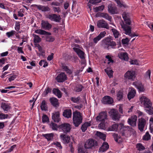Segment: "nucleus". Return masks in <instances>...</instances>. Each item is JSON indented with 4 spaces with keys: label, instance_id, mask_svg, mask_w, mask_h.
I'll list each match as a JSON object with an SVG mask.
<instances>
[{
    "label": "nucleus",
    "instance_id": "obj_1",
    "mask_svg": "<svg viewBox=\"0 0 153 153\" xmlns=\"http://www.w3.org/2000/svg\"><path fill=\"white\" fill-rule=\"evenodd\" d=\"M140 100L146 112L149 115L153 114V106L150 100L145 96H142L140 98Z\"/></svg>",
    "mask_w": 153,
    "mask_h": 153
},
{
    "label": "nucleus",
    "instance_id": "obj_2",
    "mask_svg": "<svg viewBox=\"0 0 153 153\" xmlns=\"http://www.w3.org/2000/svg\"><path fill=\"white\" fill-rule=\"evenodd\" d=\"M96 120L97 123H100L98 125V127L101 129H105V124L108 120L107 111H105L100 113L96 117Z\"/></svg>",
    "mask_w": 153,
    "mask_h": 153
},
{
    "label": "nucleus",
    "instance_id": "obj_3",
    "mask_svg": "<svg viewBox=\"0 0 153 153\" xmlns=\"http://www.w3.org/2000/svg\"><path fill=\"white\" fill-rule=\"evenodd\" d=\"M82 119L80 112L76 111L73 112V122L75 127H78L82 123Z\"/></svg>",
    "mask_w": 153,
    "mask_h": 153
},
{
    "label": "nucleus",
    "instance_id": "obj_4",
    "mask_svg": "<svg viewBox=\"0 0 153 153\" xmlns=\"http://www.w3.org/2000/svg\"><path fill=\"white\" fill-rule=\"evenodd\" d=\"M98 145L97 142L93 139H88L85 143L84 147L85 149H91L97 146Z\"/></svg>",
    "mask_w": 153,
    "mask_h": 153
},
{
    "label": "nucleus",
    "instance_id": "obj_5",
    "mask_svg": "<svg viewBox=\"0 0 153 153\" xmlns=\"http://www.w3.org/2000/svg\"><path fill=\"white\" fill-rule=\"evenodd\" d=\"M109 113L111 117L114 120H119L121 117V115L119 114L118 111L115 109H111Z\"/></svg>",
    "mask_w": 153,
    "mask_h": 153
},
{
    "label": "nucleus",
    "instance_id": "obj_6",
    "mask_svg": "<svg viewBox=\"0 0 153 153\" xmlns=\"http://www.w3.org/2000/svg\"><path fill=\"white\" fill-rule=\"evenodd\" d=\"M125 78L126 79L134 81L135 78V72L133 71H128L125 74Z\"/></svg>",
    "mask_w": 153,
    "mask_h": 153
},
{
    "label": "nucleus",
    "instance_id": "obj_7",
    "mask_svg": "<svg viewBox=\"0 0 153 153\" xmlns=\"http://www.w3.org/2000/svg\"><path fill=\"white\" fill-rule=\"evenodd\" d=\"M119 130L121 133L122 135L125 136V134L127 131L131 130L132 129L131 127L129 126H125L123 123L119 124Z\"/></svg>",
    "mask_w": 153,
    "mask_h": 153
},
{
    "label": "nucleus",
    "instance_id": "obj_8",
    "mask_svg": "<svg viewBox=\"0 0 153 153\" xmlns=\"http://www.w3.org/2000/svg\"><path fill=\"white\" fill-rule=\"evenodd\" d=\"M59 128L62 130L64 133L67 134L70 132L71 126L68 123H64L59 126Z\"/></svg>",
    "mask_w": 153,
    "mask_h": 153
},
{
    "label": "nucleus",
    "instance_id": "obj_9",
    "mask_svg": "<svg viewBox=\"0 0 153 153\" xmlns=\"http://www.w3.org/2000/svg\"><path fill=\"white\" fill-rule=\"evenodd\" d=\"M47 18L51 20L55 21L56 22H59L61 18L60 15L55 14H52L49 15Z\"/></svg>",
    "mask_w": 153,
    "mask_h": 153
},
{
    "label": "nucleus",
    "instance_id": "obj_10",
    "mask_svg": "<svg viewBox=\"0 0 153 153\" xmlns=\"http://www.w3.org/2000/svg\"><path fill=\"white\" fill-rule=\"evenodd\" d=\"M138 127L139 130L140 131H143V128L146 124V120L143 118H141L138 120Z\"/></svg>",
    "mask_w": 153,
    "mask_h": 153
},
{
    "label": "nucleus",
    "instance_id": "obj_11",
    "mask_svg": "<svg viewBox=\"0 0 153 153\" xmlns=\"http://www.w3.org/2000/svg\"><path fill=\"white\" fill-rule=\"evenodd\" d=\"M137 117L136 115L131 116L128 119L127 122L130 126H135L136 125V121Z\"/></svg>",
    "mask_w": 153,
    "mask_h": 153
},
{
    "label": "nucleus",
    "instance_id": "obj_12",
    "mask_svg": "<svg viewBox=\"0 0 153 153\" xmlns=\"http://www.w3.org/2000/svg\"><path fill=\"white\" fill-rule=\"evenodd\" d=\"M52 118L54 122L59 123L61 120L60 112L57 111L53 113L52 114Z\"/></svg>",
    "mask_w": 153,
    "mask_h": 153
},
{
    "label": "nucleus",
    "instance_id": "obj_13",
    "mask_svg": "<svg viewBox=\"0 0 153 153\" xmlns=\"http://www.w3.org/2000/svg\"><path fill=\"white\" fill-rule=\"evenodd\" d=\"M102 102L104 104L110 105L113 103L114 100L111 97L106 96L103 98Z\"/></svg>",
    "mask_w": 153,
    "mask_h": 153
},
{
    "label": "nucleus",
    "instance_id": "obj_14",
    "mask_svg": "<svg viewBox=\"0 0 153 153\" xmlns=\"http://www.w3.org/2000/svg\"><path fill=\"white\" fill-rule=\"evenodd\" d=\"M41 28L45 30H49L52 27V25L47 21L42 20L41 22Z\"/></svg>",
    "mask_w": 153,
    "mask_h": 153
},
{
    "label": "nucleus",
    "instance_id": "obj_15",
    "mask_svg": "<svg viewBox=\"0 0 153 153\" xmlns=\"http://www.w3.org/2000/svg\"><path fill=\"white\" fill-rule=\"evenodd\" d=\"M97 26L99 28H105L107 29H109V28L108 24L103 20L99 21Z\"/></svg>",
    "mask_w": 153,
    "mask_h": 153
},
{
    "label": "nucleus",
    "instance_id": "obj_16",
    "mask_svg": "<svg viewBox=\"0 0 153 153\" xmlns=\"http://www.w3.org/2000/svg\"><path fill=\"white\" fill-rule=\"evenodd\" d=\"M67 77L65 73H62L59 74L56 79L57 82H63L67 79Z\"/></svg>",
    "mask_w": 153,
    "mask_h": 153
},
{
    "label": "nucleus",
    "instance_id": "obj_17",
    "mask_svg": "<svg viewBox=\"0 0 153 153\" xmlns=\"http://www.w3.org/2000/svg\"><path fill=\"white\" fill-rule=\"evenodd\" d=\"M60 139L63 143L68 144L71 141V138L69 136L65 134H62L60 136Z\"/></svg>",
    "mask_w": 153,
    "mask_h": 153
},
{
    "label": "nucleus",
    "instance_id": "obj_18",
    "mask_svg": "<svg viewBox=\"0 0 153 153\" xmlns=\"http://www.w3.org/2000/svg\"><path fill=\"white\" fill-rule=\"evenodd\" d=\"M128 25L125 24L123 22L122 24H121L122 28L123 29V30L125 32V33L128 35L131 34V27Z\"/></svg>",
    "mask_w": 153,
    "mask_h": 153
},
{
    "label": "nucleus",
    "instance_id": "obj_19",
    "mask_svg": "<svg viewBox=\"0 0 153 153\" xmlns=\"http://www.w3.org/2000/svg\"><path fill=\"white\" fill-rule=\"evenodd\" d=\"M106 34V32L105 31L101 32L100 34L97 37L94 38L93 39L94 43L96 44L98 41L100 40L102 38L104 37Z\"/></svg>",
    "mask_w": 153,
    "mask_h": 153
},
{
    "label": "nucleus",
    "instance_id": "obj_20",
    "mask_svg": "<svg viewBox=\"0 0 153 153\" xmlns=\"http://www.w3.org/2000/svg\"><path fill=\"white\" fill-rule=\"evenodd\" d=\"M34 7L37 8L39 10L43 12L50 11V9L48 6H45L40 5L34 4Z\"/></svg>",
    "mask_w": 153,
    "mask_h": 153
},
{
    "label": "nucleus",
    "instance_id": "obj_21",
    "mask_svg": "<svg viewBox=\"0 0 153 153\" xmlns=\"http://www.w3.org/2000/svg\"><path fill=\"white\" fill-rule=\"evenodd\" d=\"M74 51L76 53L79 57L81 59L85 58V53L80 49L76 48H73Z\"/></svg>",
    "mask_w": 153,
    "mask_h": 153
},
{
    "label": "nucleus",
    "instance_id": "obj_22",
    "mask_svg": "<svg viewBox=\"0 0 153 153\" xmlns=\"http://www.w3.org/2000/svg\"><path fill=\"white\" fill-rule=\"evenodd\" d=\"M108 12L111 14H114L117 13V7L112 4H109L108 6Z\"/></svg>",
    "mask_w": 153,
    "mask_h": 153
},
{
    "label": "nucleus",
    "instance_id": "obj_23",
    "mask_svg": "<svg viewBox=\"0 0 153 153\" xmlns=\"http://www.w3.org/2000/svg\"><path fill=\"white\" fill-rule=\"evenodd\" d=\"M62 115L64 117L69 118H71L72 116V111L70 109L65 110L63 112Z\"/></svg>",
    "mask_w": 153,
    "mask_h": 153
},
{
    "label": "nucleus",
    "instance_id": "obj_24",
    "mask_svg": "<svg viewBox=\"0 0 153 153\" xmlns=\"http://www.w3.org/2000/svg\"><path fill=\"white\" fill-rule=\"evenodd\" d=\"M50 100L51 105L54 107H57L59 106L58 100L55 97L51 98Z\"/></svg>",
    "mask_w": 153,
    "mask_h": 153
},
{
    "label": "nucleus",
    "instance_id": "obj_25",
    "mask_svg": "<svg viewBox=\"0 0 153 153\" xmlns=\"http://www.w3.org/2000/svg\"><path fill=\"white\" fill-rule=\"evenodd\" d=\"M133 84L135 86L139 91L141 92H143L145 90L143 85L140 82H134Z\"/></svg>",
    "mask_w": 153,
    "mask_h": 153
},
{
    "label": "nucleus",
    "instance_id": "obj_26",
    "mask_svg": "<svg viewBox=\"0 0 153 153\" xmlns=\"http://www.w3.org/2000/svg\"><path fill=\"white\" fill-rule=\"evenodd\" d=\"M118 55L120 58L124 60H127L128 59V55L126 52L120 53Z\"/></svg>",
    "mask_w": 153,
    "mask_h": 153
},
{
    "label": "nucleus",
    "instance_id": "obj_27",
    "mask_svg": "<svg viewBox=\"0 0 153 153\" xmlns=\"http://www.w3.org/2000/svg\"><path fill=\"white\" fill-rule=\"evenodd\" d=\"M136 94V90L134 88H132L129 92L127 95V98L129 100L133 98L135 96Z\"/></svg>",
    "mask_w": 153,
    "mask_h": 153
},
{
    "label": "nucleus",
    "instance_id": "obj_28",
    "mask_svg": "<svg viewBox=\"0 0 153 153\" xmlns=\"http://www.w3.org/2000/svg\"><path fill=\"white\" fill-rule=\"evenodd\" d=\"M98 16L100 17H102L105 18L110 21H111V19H112V17L109 16L107 13H100L99 14H97Z\"/></svg>",
    "mask_w": 153,
    "mask_h": 153
},
{
    "label": "nucleus",
    "instance_id": "obj_29",
    "mask_svg": "<svg viewBox=\"0 0 153 153\" xmlns=\"http://www.w3.org/2000/svg\"><path fill=\"white\" fill-rule=\"evenodd\" d=\"M35 33L41 35H44L46 36H50L51 34L50 33L47 32L45 30L41 29L36 30L35 31Z\"/></svg>",
    "mask_w": 153,
    "mask_h": 153
},
{
    "label": "nucleus",
    "instance_id": "obj_30",
    "mask_svg": "<svg viewBox=\"0 0 153 153\" xmlns=\"http://www.w3.org/2000/svg\"><path fill=\"white\" fill-rule=\"evenodd\" d=\"M109 148L108 143L106 142L103 143L102 146L99 149V151L100 152H103L107 150Z\"/></svg>",
    "mask_w": 153,
    "mask_h": 153
},
{
    "label": "nucleus",
    "instance_id": "obj_31",
    "mask_svg": "<svg viewBox=\"0 0 153 153\" xmlns=\"http://www.w3.org/2000/svg\"><path fill=\"white\" fill-rule=\"evenodd\" d=\"M54 134L53 133L42 134V136L47 139L48 141L51 140L53 139Z\"/></svg>",
    "mask_w": 153,
    "mask_h": 153
},
{
    "label": "nucleus",
    "instance_id": "obj_32",
    "mask_svg": "<svg viewBox=\"0 0 153 153\" xmlns=\"http://www.w3.org/2000/svg\"><path fill=\"white\" fill-rule=\"evenodd\" d=\"M119 124H114L109 127L108 129L110 131H116L119 130Z\"/></svg>",
    "mask_w": 153,
    "mask_h": 153
},
{
    "label": "nucleus",
    "instance_id": "obj_33",
    "mask_svg": "<svg viewBox=\"0 0 153 153\" xmlns=\"http://www.w3.org/2000/svg\"><path fill=\"white\" fill-rule=\"evenodd\" d=\"M53 94L56 95L58 98L62 97V95L61 91L58 88H53Z\"/></svg>",
    "mask_w": 153,
    "mask_h": 153
},
{
    "label": "nucleus",
    "instance_id": "obj_34",
    "mask_svg": "<svg viewBox=\"0 0 153 153\" xmlns=\"http://www.w3.org/2000/svg\"><path fill=\"white\" fill-rule=\"evenodd\" d=\"M91 126V123L90 122H85L82 125L81 128L82 132H85L87 129L88 127Z\"/></svg>",
    "mask_w": 153,
    "mask_h": 153
},
{
    "label": "nucleus",
    "instance_id": "obj_35",
    "mask_svg": "<svg viewBox=\"0 0 153 153\" xmlns=\"http://www.w3.org/2000/svg\"><path fill=\"white\" fill-rule=\"evenodd\" d=\"M117 99L119 101L122 100L123 99V91L121 90L118 91L117 94Z\"/></svg>",
    "mask_w": 153,
    "mask_h": 153
},
{
    "label": "nucleus",
    "instance_id": "obj_36",
    "mask_svg": "<svg viewBox=\"0 0 153 153\" xmlns=\"http://www.w3.org/2000/svg\"><path fill=\"white\" fill-rule=\"evenodd\" d=\"M112 40L111 39V37H107L105 39L102 40V42L104 45H107L108 47L109 46L110 41Z\"/></svg>",
    "mask_w": 153,
    "mask_h": 153
},
{
    "label": "nucleus",
    "instance_id": "obj_37",
    "mask_svg": "<svg viewBox=\"0 0 153 153\" xmlns=\"http://www.w3.org/2000/svg\"><path fill=\"white\" fill-rule=\"evenodd\" d=\"M105 72L106 73L108 76L111 78L113 76V71L111 68H107L105 70Z\"/></svg>",
    "mask_w": 153,
    "mask_h": 153
},
{
    "label": "nucleus",
    "instance_id": "obj_38",
    "mask_svg": "<svg viewBox=\"0 0 153 153\" xmlns=\"http://www.w3.org/2000/svg\"><path fill=\"white\" fill-rule=\"evenodd\" d=\"M1 107L4 111H7L10 108V106L9 105L4 102L1 103Z\"/></svg>",
    "mask_w": 153,
    "mask_h": 153
},
{
    "label": "nucleus",
    "instance_id": "obj_39",
    "mask_svg": "<svg viewBox=\"0 0 153 153\" xmlns=\"http://www.w3.org/2000/svg\"><path fill=\"white\" fill-rule=\"evenodd\" d=\"M84 87L81 84L77 85L74 88V90L76 92H80L82 91Z\"/></svg>",
    "mask_w": 153,
    "mask_h": 153
},
{
    "label": "nucleus",
    "instance_id": "obj_40",
    "mask_svg": "<svg viewBox=\"0 0 153 153\" xmlns=\"http://www.w3.org/2000/svg\"><path fill=\"white\" fill-rule=\"evenodd\" d=\"M96 135L104 141L105 140L106 138V136L105 134L101 133V132L97 131L96 133Z\"/></svg>",
    "mask_w": 153,
    "mask_h": 153
},
{
    "label": "nucleus",
    "instance_id": "obj_41",
    "mask_svg": "<svg viewBox=\"0 0 153 153\" xmlns=\"http://www.w3.org/2000/svg\"><path fill=\"white\" fill-rule=\"evenodd\" d=\"M111 31L112 32L113 35H114L115 38L116 39L118 38L119 37V36L120 35V33L117 30L114 28L111 29Z\"/></svg>",
    "mask_w": 153,
    "mask_h": 153
},
{
    "label": "nucleus",
    "instance_id": "obj_42",
    "mask_svg": "<svg viewBox=\"0 0 153 153\" xmlns=\"http://www.w3.org/2000/svg\"><path fill=\"white\" fill-rule=\"evenodd\" d=\"M34 37L33 41L35 43H38L41 40V39L39 36L36 34H33Z\"/></svg>",
    "mask_w": 153,
    "mask_h": 153
},
{
    "label": "nucleus",
    "instance_id": "obj_43",
    "mask_svg": "<svg viewBox=\"0 0 153 153\" xmlns=\"http://www.w3.org/2000/svg\"><path fill=\"white\" fill-rule=\"evenodd\" d=\"M151 139L150 135L149 134V131H147L145 134L143 136V140L145 141H147Z\"/></svg>",
    "mask_w": 153,
    "mask_h": 153
},
{
    "label": "nucleus",
    "instance_id": "obj_44",
    "mask_svg": "<svg viewBox=\"0 0 153 153\" xmlns=\"http://www.w3.org/2000/svg\"><path fill=\"white\" fill-rule=\"evenodd\" d=\"M41 109L42 110L46 111L47 110V108L46 106V102L45 100L42 101L41 105Z\"/></svg>",
    "mask_w": 153,
    "mask_h": 153
},
{
    "label": "nucleus",
    "instance_id": "obj_45",
    "mask_svg": "<svg viewBox=\"0 0 153 153\" xmlns=\"http://www.w3.org/2000/svg\"><path fill=\"white\" fill-rule=\"evenodd\" d=\"M136 148L139 151H141L145 149V147L140 143H138L137 144Z\"/></svg>",
    "mask_w": 153,
    "mask_h": 153
},
{
    "label": "nucleus",
    "instance_id": "obj_46",
    "mask_svg": "<svg viewBox=\"0 0 153 153\" xmlns=\"http://www.w3.org/2000/svg\"><path fill=\"white\" fill-rule=\"evenodd\" d=\"M130 13L126 12H124L122 14V16L124 20L126 21V19L130 18Z\"/></svg>",
    "mask_w": 153,
    "mask_h": 153
},
{
    "label": "nucleus",
    "instance_id": "obj_47",
    "mask_svg": "<svg viewBox=\"0 0 153 153\" xmlns=\"http://www.w3.org/2000/svg\"><path fill=\"white\" fill-rule=\"evenodd\" d=\"M78 152L79 153H88L87 150L82 146H80L78 147Z\"/></svg>",
    "mask_w": 153,
    "mask_h": 153
},
{
    "label": "nucleus",
    "instance_id": "obj_48",
    "mask_svg": "<svg viewBox=\"0 0 153 153\" xmlns=\"http://www.w3.org/2000/svg\"><path fill=\"white\" fill-rule=\"evenodd\" d=\"M48 63L44 60H41L39 63V65L40 66L43 65V67H45L48 66Z\"/></svg>",
    "mask_w": 153,
    "mask_h": 153
},
{
    "label": "nucleus",
    "instance_id": "obj_49",
    "mask_svg": "<svg viewBox=\"0 0 153 153\" xmlns=\"http://www.w3.org/2000/svg\"><path fill=\"white\" fill-rule=\"evenodd\" d=\"M49 121L48 117L46 114H43L42 116V122L43 123H48Z\"/></svg>",
    "mask_w": 153,
    "mask_h": 153
},
{
    "label": "nucleus",
    "instance_id": "obj_50",
    "mask_svg": "<svg viewBox=\"0 0 153 153\" xmlns=\"http://www.w3.org/2000/svg\"><path fill=\"white\" fill-rule=\"evenodd\" d=\"M50 127L53 130H57V129L58 127L57 124L54 123L52 122L50 124Z\"/></svg>",
    "mask_w": 153,
    "mask_h": 153
},
{
    "label": "nucleus",
    "instance_id": "obj_51",
    "mask_svg": "<svg viewBox=\"0 0 153 153\" xmlns=\"http://www.w3.org/2000/svg\"><path fill=\"white\" fill-rule=\"evenodd\" d=\"M51 89L49 88V87H48L46 88L45 91H44L43 94L45 96H46L49 93H50L51 91Z\"/></svg>",
    "mask_w": 153,
    "mask_h": 153
},
{
    "label": "nucleus",
    "instance_id": "obj_52",
    "mask_svg": "<svg viewBox=\"0 0 153 153\" xmlns=\"http://www.w3.org/2000/svg\"><path fill=\"white\" fill-rule=\"evenodd\" d=\"M80 98L79 97H78L76 98L72 97L71 98V100L74 103H77L80 100Z\"/></svg>",
    "mask_w": 153,
    "mask_h": 153
},
{
    "label": "nucleus",
    "instance_id": "obj_53",
    "mask_svg": "<svg viewBox=\"0 0 153 153\" xmlns=\"http://www.w3.org/2000/svg\"><path fill=\"white\" fill-rule=\"evenodd\" d=\"M16 32L14 30H12L10 32H7L6 34L8 37H10L13 36L15 34Z\"/></svg>",
    "mask_w": 153,
    "mask_h": 153
},
{
    "label": "nucleus",
    "instance_id": "obj_54",
    "mask_svg": "<svg viewBox=\"0 0 153 153\" xmlns=\"http://www.w3.org/2000/svg\"><path fill=\"white\" fill-rule=\"evenodd\" d=\"M104 8V6L103 5L99 6L97 7H96L95 8V11L97 12L99 11L102 10Z\"/></svg>",
    "mask_w": 153,
    "mask_h": 153
},
{
    "label": "nucleus",
    "instance_id": "obj_55",
    "mask_svg": "<svg viewBox=\"0 0 153 153\" xmlns=\"http://www.w3.org/2000/svg\"><path fill=\"white\" fill-rule=\"evenodd\" d=\"M102 0H89V2L93 4H95L101 2Z\"/></svg>",
    "mask_w": 153,
    "mask_h": 153
},
{
    "label": "nucleus",
    "instance_id": "obj_56",
    "mask_svg": "<svg viewBox=\"0 0 153 153\" xmlns=\"http://www.w3.org/2000/svg\"><path fill=\"white\" fill-rule=\"evenodd\" d=\"M151 75V71L149 70L146 73L145 77L147 79H150Z\"/></svg>",
    "mask_w": 153,
    "mask_h": 153
},
{
    "label": "nucleus",
    "instance_id": "obj_57",
    "mask_svg": "<svg viewBox=\"0 0 153 153\" xmlns=\"http://www.w3.org/2000/svg\"><path fill=\"white\" fill-rule=\"evenodd\" d=\"M53 10L54 12H57L58 13H59L61 11V10L59 7H53Z\"/></svg>",
    "mask_w": 153,
    "mask_h": 153
},
{
    "label": "nucleus",
    "instance_id": "obj_58",
    "mask_svg": "<svg viewBox=\"0 0 153 153\" xmlns=\"http://www.w3.org/2000/svg\"><path fill=\"white\" fill-rule=\"evenodd\" d=\"M125 24L127 25H131V20L130 18L128 19H126V21L124 20Z\"/></svg>",
    "mask_w": 153,
    "mask_h": 153
},
{
    "label": "nucleus",
    "instance_id": "obj_59",
    "mask_svg": "<svg viewBox=\"0 0 153 153\" xmlns=\"http://www.w3.org/2000/svg\"><path fill=\"white\" fill-rule=\"evenodd\" d=\"M129 42V40L127 38L125 39H123L122 40V43L123 44H127Z\"/></svg>",
    "mask_w": 153,
    "mask_h": 153
},
{
    "label": "nucleus",
    "instance_id": "obj_60",
    "mask_svg": "<svg viewBox=\"0 0 153 153\" xmlns=\"http://www.w3.org/2000/svg\"><path fill=\"white\" fill-rule=\"evenodd\" d=\"M54 38H53L52 36H47L46 37V41H47L48 42H53L54 41Z\"/></svg>",
    "mask_w": 153,
    "mask_h": 153
},
{
    "label": "nucleus",
    "instance_id": "obj_61",
    "mask_svg": "<svg viewBox=\"0 0 153 153\" xmlns=\"http://www.w3.org/2000/svg\"><path fill=\"white\" fill-rule=\"evenodd\" d=\"M116 1V2L117 4L120 7H126V6L125 5L123 4H122L121 2L119 0H115Z\"/></svg>",
    "mask_w": 153,
    "mask_h": 153
},
{
    "label": "nucleus",
    "instance_id": "obj_62",
    "mask_svg": "<svg viewBox=\"0 0 153 153\" xmlns=\"http://www.w3.org/2000/svg\"><path fill=\"white\" fill-rule=\"evenodd\" d=\"M16 76L15 75H11L10 77L9 78L8 80L9 81L11 82V81L13 80L16 78Z\"/></svg>",
    "mask_w": 153,
    "mask_h": 153
},
{
    "label": "nucleus",
    "instance_id": "obj_63",
    "mask_svg": "<svg viewBox=\"0 0 153 153\" xmlns=\"http://www.w3.org/2000/svg\"><path fill=\"white\" fill-rule=\"evenodd\" d=\"M105 58L108 59V61H109V62H108V64H109L110 62H111V63H113L114 62V61L112 59L111 57L109 55L106 56H105Z\"/></svg>",
    "mask_w": 153,
    "mask_h": 153
},
{
    "label": "nucleus",
    "instance_id": "obj_64",
    "mask_svg": "<svg viewBox=\"0 0 153 153\" xmlns=\"http://www.w3.org/2000/svg\"><path fill=\"white\" fill-rule=\"evenodd\" d=\"M39 51L41 53V54L42 53H44L45 52L43 51V49L42 47L39 45L37 46Z\"/></svg>",
    "mask_w": 153,
    "mask_h": 153
}]
</instances>
